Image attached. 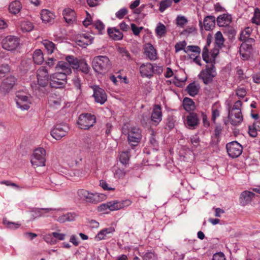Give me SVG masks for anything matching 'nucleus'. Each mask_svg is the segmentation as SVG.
<instances>
[{"instance_id":"15","label":"nucleus","mask_w":260,"mask_h":260,"mask_svg":"<svg viewBox=\"0 0 260 260\" xmlns=\"http://www.w3.org/2000/svg\"><path fill=\"white\" fill-rule=\"evenodd\" d=\"M112 64L106 56H99V74H105L111 68Z\"/></svg>"},{"instance_id":"50","label":"nucleus","mask_w":260,"mask_h":260,"mask_svg":"<svg viewBox=\"0 0 260 260\" xmlns=\"http://www.w3.org/2000/svg\"><path fill=\"white\" fill-rule=\"evenodd\" d=\"M252 22L255 24H260V10L256 8L254 9L253 16L251 19Z\"/></svg>"},{"instance_id":"12","label":"nucleus","mask_w":260,"mask_h":260,"mask_svg":"<svg viewBox=\"0 0 260 260\" xmlns=\"http://www.w3.org/2000/svg\"><path fill=\"white\" fill-rule=\"evenodd\" d=\"M226 147L229 155L232 158L238 157L241 155L243 151L242 145L237 141H233L228 143Z\"/></svg>"},{"instance_id":"32","label":"nucleus","mask_w":260,"mask_h":260,"mask_svg":"<svg viewBox=\"0 0 260 260\" xmlns=\"http://www.w3.org/2000/svg\"><path fill=\"white\" fill-rule=\"evenodd\" d=\"M215 17L213 16H207L204 19V27L206 30L212 29L215 24Z\"/></svg>"},{"instance_id":"53","label":"nucleus","mask_w":260,"mask_h":260,"mask_svg":"<svg viewBox=\"0 0 260 260\" xmlns=\"http://www.w3.org/2000/svg\"><path fill=\"white\" fill-rule=\"evenodd\" d=\"M43 239L46 243L50 245H54L56 243V240H55L52 233L44 235Z\"/></svg>"},{"instance_id":"29","label":"nucleus","mask_w":260,"mask_h":260,"mask_svg":"<svg viewBox=\"0 0 260 260\" xmlns=\"http://www.w3.org/2000/svg\"><path fill=\"white\" fill-rule=\"evenodd\" d=\"M56 69L58 71H61L59 72L62 74H65L67 76L72 73V69L68 62L63 61H59L56 66Z\"/></svg>"},{"instance_id":"57","label":"nucleus","mask_w":260,"mask_h":260,"mask_svg":"<svg viewBox=\"0 0 260 260\" xmlns=\"http://www.w3.org/2000/svg\"><path fill=\"white\" fill-rule=\"evenodd\" d=\"M186 43L185 41L179 42L176 44L175 46V49L176 52H179L181 50H183L186 48Z\"/></svg>"},{"instance_id":"19","label":"nucleus","mask_w":260,"mask_h":260,"mask_svg":"<svg viewBox=\"0 0 260 260\" xmlns=\"http://www.w3.org/2000/svg\"><path fill=\"white\" fill-rule=\"evenodd\" d=\"M200 119L198 115L194 113H189L186 116L185 124L190 129H195L196 127L199 124Z\"/></svg>"},{"instance_id":"36","label":"nucleus","mask_w":260,"mask_h":260,"mask_svg":"<svg viewBox=\"0 0 260 260\" xmlns=\"http://www.w3.org/2000/svg\"><path fill=\"white\" fill-rule=\"evenodd\" d=\"M200 89V85L195 83L192 82L188 85L186 87V91L191 96H194L198 93Z\"/></svg>"},{"instance_id":"45","label":"nucleus","mask_w":260,"mask_h":260,"mask_svg":"<svg viewBox=\"0 0 260 260\" xmlns=\"http://www.w3.org/2000/svg\"><path fill=\"white\" fill-rule=\"evenodd\" d=\"M129 160V151L127 150L126 151L122 152L119 155V160L120 162L126 166Z\"/></svg>"},{"instance_id":"58","label":"nucleus","mask_w":260,"mask_h":260,"mask_svg":"<svg viewBox=\"0 0 260 260\" xmlns=\"http://www.w3.org/2000/svg\"><path fill=\"white\" fill-rule=\"evenodd\" d=\"M149 141L150 144L152 147H154V148L156 149L157 147L158 143L156 139L155 135L153 131L151 132V136L149 138Z\"/></svg>"},{"instance_id":"49","label":"nucleus","mask_w":260,"mask_h":260,"mask_svg":"<svg viewBox=\"0 0 260 260\" xmlns=\"http://www.w3.org/2000/svg\"><path fill=\"white\" fill-rule=\"evenodd\" d=\"M79 65V69L78 70L81 71L85 74H87L88 73L89 68L86 62L84 59H80Z\"/></svg>"},{"instance_id":"16","label":"nucleus","mask_w":260,"mask_h":260,"mask_svg":"<svg viewBox=\"0 0 260 260\" xmlns=\"http://www.w3.org/2000/svg\"><path fill=\"white\" fill-rule=\"evenodd\" d=\"M16 83V79L14 76H9L4 80L1 86L0 90L4 93H8Z\"/></svg>"},{"instance_id":"21","label":"nucleus","mask_w":260,"mask_h":260,"mask_svg":"<svg viewBox=\"0 0 260 260\" xmlns=\"http://www.w3.org/2000/svg\"><path fill=\"white\" fill-rule=\"evenodd\" d=\"M144 54L147 58L150 60H155L157 59L156 50L151 44H146L144 46Z\"/></svg>"},{"instance_id":"6","label":"nucleus","mask_w":260,"mask_h":260,"mask_svg":"<svg viewBox=\"0 0 260 260\" xmlns=\"http://www.w3.org/2000/svg\"><path fill=\"white\" fill-rule=\"evenodd\" d=\"M67 83V76L65 74L56 72L49 76V84L51 87L64 88Z\"/></svg>"},{"instance_id":"48","label":"nucleus","mask_w":260,"mask_h":260,"mask_svg":"<svg viewBox=\"0 0 260 260\" xmlns=\"http://www.w3.org/2000/svg\"><path fill=\"white\" fill-rule=\"evenodd\" d=\"M251 32V28L249 27L246 28L243 31H242L240 37V40L243 42L247 41Z\"/></svg>"},{"instance_id":"18","label":"nucleus","mask_w":260,"mask_h":260,"mask_svg":"<svg viewBox=\"0 0 260 260\" xmlns=\"http://www.w3.org/2000/svg\"><path fill=\"white\" fill-rule=\"evenodd\" d=\"M77 194L79 199L83 201L91 203L95 202L96 193H93L85 189H80L78 190Z\"/></svg>"},{"instance_id":"52","label":"nucleus","mask_w":260,"mask_h":260,"mask_svg":"<svg viewBox=\"0 0 260 260\" xmlns=\"http://www.w3.org/2000/svg\"><path fill=\"white\" fill-rule=\"evenodd\" d=\"M172 3V2L171 0H165L161 1L159 4V11L160 12H164L168 8L171 6Z\"/></svg>"},{"instance_id":"33","label":"nucleus","mask_w":260,"mask_h":260,"mask_svg":"<svg viewBox=\"0 0 260 260\" xmlns=\"http://www.w3.org/2000/svg\"><path fill=\"white\" fill-rule=\"evenodd\" d=\"M114 231V228L112 226L103 229L99 232V240L105 239L110 237Z\"/></svg>"},{"instance_id":"14","label":"nucleus","mask_w":260,"mask_h":260,"mask_svg":"<svg viewBox=\"0 0 260 260\" xmlns=\"http://www.w3.org/2000/svg\"><path fill=\"white\" fill-rule=\"evenodd\" d=\"M82 160L81 152L79 149H76L71 153L68 157L67 161L70 167L79 166L81 165Z\"/></svg>"},{"instance_id":"63","label":"nucleus","mask_w":260,"mask_h":260,"mask_svg":"<svg viewBox=\"0 0 260 260\" xmlns=\"http://www.w3.org/2000/svg\"><path fill=\"white\" fill-rule=\"evenodd\" d=\"M53 236L55 238V240H56V242L58 240L62 241L65 239L66 235L63 233H59L58 232H52Z\"/></svg>"},{"instance_id":"9","label":"nucleus","mask_w":260,"mask_h":260,"mask_svg":"<svg viewBox=\"0 0 260 260\" xmlns=\"http://www.w3.org/2000/svg\"><path fill=\"white\" fill-rule=\"evenodd\" d=\"M124 203L127 204V205L131 204V202L129 200H126L123 202L113 201L107 203V204H102L99 206V211L102 212L104 210H107L109 211L119 210L124 207Z\"/></svg>"},{"instance_id":"17","label":"nucleus","mask_w":260,"mask_h":260,"mask_svg":"<svg viewBox=\"0 0 260 260\" xmlns=\"http://www.w3.org/2000/svg\"><path fill=\"white\" fill-rule=\"evenodd\" d=\"M162 111L161 106L159 105H155L151 113V120L152 123L155 125L162 120Z\"/></svg>"},{"instance_id":"35","label":"nucleus","mask_w":260,"mask_h":260,"mask_svg":"<svg viewBox=\"0 0 260 260\" xmlns=\"http://www.w3.org/2000/svg\"><path fill=\"white\" fill-rule=\"evenodd\" d=\"M66 60L68 62L70 67H72L73 69L78 70L79 69V63L80 59L73 55H68L66 57Z\"/></svg>"},{"instance_id":"38","label":"nucleus","mask_w":260,"mask_h":260,"mask_svg":"<svg viewBox=\"0 0 260 260\" xmlns=\"http://www.w3.org/2000/svg\"><path fill=\"white\" fill-rule=\"evenodd\" d=\"M155 31L158 38H161L164 37L167 33L166 26L161 22H159L155 29Z\"/></svg>"},{"instance_id":"61","label":"nucleus","mask_w":260,"mask_h":260,"mask_svg":"<svg viewBox=\"0 0 260 260\" xmlns=\"http://www.w3.org/2000/svg\"><path fill=\"white\" fill-rule=\"evenodd\" d=\"M127 13V10L125 8H123L118 11L115 15L118 19H122Z\"/></svg>"},{"instance_id":"59","label":"nucleus","mask_w":260,"mask_h":260,"mask_svg":"<svg viewBox=\"0 0 260 260\" xmlns=\"http://www.w3.org/2000/svg\"><path fill=\"white\" fill-rule=\"evenodd\" d=\"M187 22V19L184 16H178L176 18V23L177 25L183 27Z\"/></svg>"},{"instance_id":"60","label":"nucleus","mask_w":260,"mask_h":260,"mask_svg":"<svg viewBox=\"0 0 260 260\" xmlns=\"http://www.w3.org/2000/svg\"><path fill=\"white\" fill-rule=\"evenodd\" d=\"M143 27L140 26L138 27L135 24L132 23L131 24V29L133 32V34L135 36H138L140 32L143 30Z\"/></svg>"},{"instance_id":"23","label":"nucleus","mask_w":260,"mask_h":260,"mask_svg":"<svg viewBox=\"0 0 260 260\" xmlns=\"http://www.w3.org/2000/svg\"><path fill=\"white\" fill-rule=\"evenodd\" d=\"M63 16L66 22L69 25L74 24L76 21V13L70 8L64 9L63 11Z\"/></svg>"},{"instance_id":"41","label":"nucleus","mask_w":260,"mask_h":260,"mask_svg":"<svg viewBox=\"0 0 260 260\" xmlns=\"http://www.w3.org/2000/svg\"><path fill=\"white\" fill-rule=\"evenodd\" d=\"M42 44L48 54H52L56 49L55 44L51 41L45 40L42 41Z\"/></svg>"},{"instance_id":"11","label":"nucleus","mask_w":260,"mask_h":260,"mask_svg":"<svg viewBox=\"0 0 260 260\" xmlns=\"http://www.w3.org/2000/svg\"><path fill=\"white\" fill-rule=\"evenodd\" d=\"M2 44L4 49L13 51L15 50L19 46V39L15 36H8L3 40Z\"/></svg>"},{"instance_id":"51","label":"nucleus","mask_w":260,"mask_h":260,"mask_svg":"<svg viewBox=\"0 0 260 260\" xmlns=\"http://www.w3.org/2000/svg\"><path fill=\"white\" fill-rule=\"evenodd\" d=\"M126 174V172L123 169L117 168L114 170V175L115 178L116 179H123Z\"/></svg>"},{"instance_id":"1","label":"nucleus","mask_w":260,"mask_h":260,"mask_svg":"<svg viewBox=\"0 0 260 260\" xmlns=\"http://www.w3.org/2000/svg\"><path fill=\"white\" fill-rule=\"evenodd\" d=\"M216 56V54H212L210 57L207 47H204L202 51V57L207 64L206 66L205 69L200 72L198 77L206 85L211 83L217 75L215 66Z\"/></svg>"},{"instance_id":"56","label":"nucleus","mask_w":260,"mask_h":260,"mask_svg":"<svg viewBox=\"0 0 260 260\" xmlns=\"http://www.w3.org/2000/svg\"><path fill=\"white\" fill-rule=\"evenodd\" d=\"M190 142L194 148H197L200 145V139L197 134L190 137Z\"/></svg>"},{"instance_id":"24","label":"nucleus","mask_w":260,"mask_h":260,"mask_svg":"<svg viewBox=\"0 0 260 260\" xmlns=\"http://www.w3.org/2000/svg\"><path fill=\"white\" fill-rule=\"evenodd\" d=\"M93 38L87 34H82L76 38L77 44L85 48L87 45L92 43Z\"/></svg>"},{"instance_id":"13","label":"nucleus","mask_w":260,"mask_h":260,"mask_svg":"<svg viewBox=\"0 0 260 260\" xmlns=\"http://www.w3.org/2000/svg\"><path fill=\"white\" fill-rule=\"evenodd\" d=\"M38 83H32L31 87L36 94L41 95L44 92V88L48 85L49 81V75L37 78Z\"/></svg>"},{"instance_id":"3","label":"nucleus","mask_w":260,"mask_h":260,"mask_svg":"<svg viewBox=\"0 0 260 260\" xmlns=\"http://www.w3.org/2000/svg\"><path fill=\"white\" fill-rule=\"evenodd\" d=\"M15 101L18 108L22 110H28L32 99L31 96L27 92L18 91L16 93Z\"/></svg>"},{"instance_id":"34","label":"nucleus","mask_w":260,"mask_h":260,"mask_svg":"<svg viewBox=\"0 0 260 260\" xmlns=\"http://www.w3.org/2000/svg\"><path fill=\"white\" fill-rule=\"evenodd\" d=\"M32 58L34 62L37 64H41L44 61V55L41 49H36L32 54Z\"/></svg>"},{"instance_id":"22","label":"nucleus","mask_w":260,"mask_h":260,"mask_svg":"<svg viewBox=\"0 0 260 260\" xmlns=\"http://www.w3.org/2000/svg\"><path fill=\"white\" fill-rule=\"evenodd\" d=\"M255 194L250 191L245 190L241 193L239 198L240 204L242 206H245L251 202L254 198Z\"/></svg>"},{"instance_id":"30","label":"nucleus","mask_w":260,"mask_h":260,"mask_svg":"<svg viewBox=\"0 0 260 260\" xmlns=\"http://www.w3.org/2000/svg\"><path fill=\"white\" fill-rule=\"evenodd\" d=\"M61 98L55 94H50L48 97V103L50 107L57 108L60 106Z\"/></svg>"},{"instance_id":"20","label":"nucleus","mask_w":260,"mask_h":260,"mask_svg":"<svg viewBox=\"0 0 260 260\" xmlns=\"http://www.w3.org/2000/svg\"><path fill=\"white\" fill-rule=\"evenodd\" d=\"M152 63H145L141 64L139 68L140 73L142 77L150 79L153 76Z\"/></svg>"},{"instance_id":"62","label":"nucleus","mask_w":260,"mask_h":260,"mask_svg":"<svg viewBox=\"0 0 260 260\" xmlns=\"http://www.w3.org/2000/svg\"><path fill=\"white\" fill-rule=\"evenodd\" d=\"M92 21L91 16L88 12H86V17L82 22L83 25L85 27H87L91 24Z\"/></svg>"},{"instance_id":"26","label":"nucleus","mask_w":260,"mask_h":260,"mask_svg":"<svg viewBox=\"0 0 260 260\" xmlns=\"http://www.w3.org/2000/svg\"><path fill=\"white\" fill-rule=\"evenodd\" d=\"M54 211H55L53 210V208H35L32 210L34 218L48 216L47 215H51L52 212Z\"/></svg>"},{"instance_id":"7","label":"nucleus","mask_w":260,"mask_h":260,"mask_svg":"<svg viewBox=\"0 0 260 260\" xmlns=\"http://www.w3.org/2000/svg\"><path fill=\"white\" fill-rule=\"evenodd\" d=\"M95 120L94 115L89 113H83L79 115L77 124L80 128L88 129L93 126Z\"/></svg>"},{"instance_id":"5","label":"nucleus","mask_w":260,"mask_h":260,"mask_svg":"<svg viewBox=\"0 0 260 260\" xmlns=\"http://www.w3.org/2000/svg\"><path fill=\"white\" fill-rule=\"evenodd\" d=\"M122 131L123 134H127V141L132 147L138 145L142 138V131L139 127H131L127 134L125 133L124 128Z\"/></svg>"},{"instance_id":"31","label":"nucleus","mask_w":260,"mask_h":260,"mask_svg":"<svg viewBox=\"0 0 260 260\" xmlns=\"http://www.w3.org/2000/svg\"><path fill=\"white\" fill-rule=\"evenodd\" d=\"M108 34L109 37L115 41L121 40L123 37V33L116 27L109 28Z\"/></svg>"},{"instance_id":"47","label":"nucleus","mask_w":260,"mask_h":260,"mask_svg":"<svg viewBox=\"0 0 260 260\" xmlns=\"http://www.w3.org/2000/svg\"><path fill=\"white\" fill-rule=\"evenodd\" d=\"M107 100V95L105 90L99 87V103L104 104Z\"/></svg>"},{"instance_id":"10","label":"nucleus","mask_w":260,"mask_h":260,"mask_svg":"<svg viewBox=\"0 0 260 260\" xmlns=\"http://www.w3.org/2000/svg\"><path fill=\"white\" fill-rule=\"evenodd\" d=\"M69 129L70 128L67 124H57L51 131V135L53 138L59 140L67 135Z\"/></svg>"},{"instance_id":"25","label":"nucleus","mask_w":260,"mask_h":260,"mask_svg":"<svg viewBox=\"0 0 260 260\" xmlns=\"http://www.w3.org/2000/svg\"><path fill=\"white\" fill-rule=\"evenodd\" d=\"M40 15L41 20L45 23H51L55 17L54 13L48 9L42 10Z\"/></svg>"},{"instance_id":"40","label":"nucleus","mask_w":260,"mask_h":260,"mask_svg":"<svg viewBox=\"0 0 260 260\" xmlns=\"http://www.w3.org/2000/svg\"><path fill=\"white\" fill-rule=\"evenodd\" d=\"M61 175L64 176L66 178H68L69 176H81L82 173L79 170H68L64 169L63 171H60Z\"/></svg>"},{"instance_id":"64","label":"nucleus","mask_w":260,"mask_h":260,"mask_svg":"<svg viewBox=\"0 0 260 260\" xmlns=\"http://www.w3.org/2000/svg\"><path fill=\"white\" fill-rule=\"evenodd\" d=\"M143 259L144 260H156L157 257L153 252H147L144 254Z\"/></svg>"},{"instance_id":"54","label":"nucleus","mask_w":260,"mask_h":260,"mask_svg":"<svg viewBox=\"0 0 260 260\" xmlns=\"http://www.w3.org/2000/svg\"><path fill=\"white\" fill-rule=\"evenodd\" d=\"M184 52L187 53L191 52L200 55L201 49L198 46L189 45L186 47L185 49H184Z\"/></svg>"},{"instance_id":"46","label":"nucleus","mask_w":260,"mask_h":260,"mask_svg":"<svg viewBox=\"0 0 260 260\" xmlns=\"http://www.w3.org/2000/svg\"><path fill=\"white\" fill-rule=\"evenodd\" d=\"M215 42L218 47L221 48L223 45L224 38L221 32L219 31H217L215 34Z\"/></svg>"},{"instance_id":"37","label":"nucleus","mask_w":260,"mask_h":260,"mask_svg":"<svg viewBox=\"0 0 260 260\" xmlns=\"http://www.w3.org/2000/svg\"><path fill=\"white\" fill-rule=\"evenodd\" d=\"M22 8L21 3L19 1L12 2L9 5L10 13L16 14L18 13Z\"/></svg>"},{"instance_id":"28","label":"nucleus","mask_w":260,"mask_h":260,"mask_svg":"<svg viewBox=\"0 0 260 260\" xmlns=\"http://www.w3.org/2000/svg\"><path fill=\"white\" fill-rule=\"evenodd\" d=\"M251 49V45L247 44L246 42L242 43L239 48V52L243 59H247L248 58Z\"/></svg>"},{"instance_id":"43","label":"nucleus","mask_w":260,"mask_h":260,"mask_svg":"<svg viewBox=\"0 0 260 260\" xmlns=\"http://www.w3.org/2000/svg\"><path fill=\"white\" fill-rule=\"evenodd\" d=\"M117 52L123 57L124 59L131 60V56L125 47L118 46L116 47Z\"/></svg>"},{"instance_id":"42","label":"nucleus","mask_w":260,"mask_h":260,"mask_svg":"<svg viewBox=\"0 0 260 260\" xmlns=\"http://www.w3.org/2000/svg\"><path fill=\"white\" fill-rule=\"evenodd\" d=\"M20 28L23 32H29L33 29L34 25L30 21H23L20 23Z\"/></svg>"},{"instance_id":"8","label":"nucleus","mask_w":260,"mask_h":260,"mask_svg":"<svg viewBox=\"0 0 260 260\" xmlns=\"http://www.w3.org/2000/svg\"><path fill=\"white\" fill-rule=\"evenodd\" d=\"M46 150L42 147L36 149L31 159V163L35 167H42L45 165Z\"/></svg>"},{"instance_id":"27","label":"nucleus","mask_w":260,"mask_h":260,"mask_svg":"<svg viewBox=\"0 0 260 260\" xmlns=\"http://www.w3.org/2000/svg\"><path fill=\"white\" fill-rule=\"evenodd\" d=\"M216 20L218 25L220 27L228 26L232 22V16L228 14H223L219 15Z\"/></svg>"},{"instance_id":"4","label":"nucleus","mask_w":260,"mask_h":260,"mask_svg":"<svg viewBox=\"0 0 260 260\" xmlns=\"http://www.w3.org/2000/svg\"><path fill=\"white\" fill-rule=\"evenodd\" d=\"M55 211L52 212L51 215H48L50 217H52L54 219L59 223H64L66 221H73L76 217V215L73 213L64 212V209L63 208H53Z\"/></svg>"},{"instance_id":"44","label":"nucleus","mask_w":260,"mask_h":260,"mask_svg":"<svg viewBox=\"0 0 260 260\" xmlns=\"http://www.w3.org/2000/svg\"><path fill=\"white\" fill-rule=\"evenodd\" d=\"M3 222L7 228L13 230L19 228L21 225V224L18 222H11L8 220L6 218L3 219Z\"/></svg>"},{"instance_id":"39","label":"nucleus","mask_w":260,"mask_h":260,"mask_svg":"<svg viewBox=\"0 0 260 260\" xmlns=\"http://www.w3.org/2000/svg\"><path fill=\"white\" fill-rule=\"evenodd\" d=\"M182 105L184 109L187 112L192 111L194 108L193 101L188 98H185L183 99Z\"/></svg>"},{"instance_id":"55","label":"nucleus","mask_w":260,"mask_h":260,"mask_svg":"<svg viewBox=\"0 0 260 260\" xmlns=\"http://www.w3.org/2000/svg\"><path fill=\"white\" fill-rule=\"evenodd\" d=\"M49 75L48 71L46 67L42 66L39 68L37 72V78Z\"/></svg>"},{"instance_id":"2","label":"nucleus","mask_w":260,"mask_h":260,"mask_svg":"<svg viewBox=\"0 0 260 260\" xmlns=\"http://www.w3.org/2000/svg\"><path fill=\"white\" fill-rule=\"evenodd\" d=\"M242 105V102L238 100L234 103L232 108L230 105H228V118L231 124L233 125H237L243 121V116L241 113Z\"/></svg>"}]
</instances>
